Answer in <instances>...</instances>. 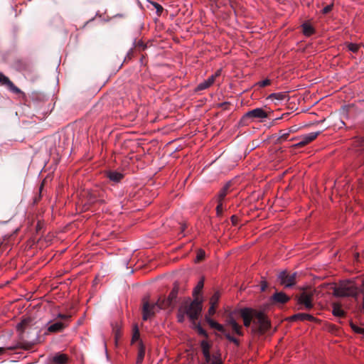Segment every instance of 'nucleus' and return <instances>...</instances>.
<instances>
[{
	"label": "nucleus",
	"instance_id": "f257e3e1",
	"mask_svg": "<svg viewBox=\"0 0 364 364\" xmlns=\"http://www.w3.org/2000/svg\"><path fill=\"white\" fill-rule=\"evenodd\" d=\"M202 311V303L198 299H194L190 303H184L181 305L177 311V321L183 323L187 316L189 320L195 323Z\"/></svg>",
	"mask_w": 364,
	"mask_h": 364
},
{
	"label": "nucleus",
	"instance_id": "f03ea898",
	"mask_svg": "<svg viewBox=\"0 0 364 364\" xmlns=\"http://www.w3.org/2000/svg\"><path fill=\"white\" fill-rule=\"evenodd\" d=\"M336 296H353L356 294V288L350 282H342L333 289Z\"/></svg>",
	"mask_w": 364,
	"mask_h": 364
},
{
	"label": "nucleus",
	"instance_id": "7ed1b4c3",
	"mask_svg": "<svg viewBox=\"0 0 364 364\" xmlns=\"http://www.w3.org/2000/svg\"><path fill=\"white\" fill-rule=\"evenodd\" d=\"M163 308V305L160 304L159 300L154 303H150L148 301H144L142 307V319L144 321L148 320Z\"/></svg>",
	"mask_w": 364,
	"mask_h": 364
},
{
	"label": "nucleus",
	"instance_id": "20e7f679",
	"mask_svg": "<svg viewBox=\"0 0 364 364\" xmlns=\"http://www.w3.org/2000/svg\"><path fill=\"white\" fill-rule=\"evenodd\" d=\"M314 291L311 290L303 291L297 296V303L300 309L310 310L313 308Z\"/></svg>",
	"mask_w": 364,
	"mask_h": 364
},
{
	"label": "nucleus",
	"instance_id": "39448f33",
	"mask_svg": "<svg viewBox=\"0 0 364 364\" xmlns=\"http://www.w3.org/2000/svg\"><path fill=\"white\" fill-rule=\"evenodd\" d=\"M297 272L289 273L287 270L280 272L277 275L279 284L286 288H291L296 284Z\"/></svg>",
	"mask_w": 364,
	"mask_h": 364
},
{
	"label": "nucleus",
	"instance_id": "423d86ee",
	"mask_svg": "<svg viewBox=\"0 0 364 364\" xmlns=\"http://www.w3.org/2000/svg\"><path fill=\"white\" fill-rule=\"evenodd\" d=\"M253 322L255 325L258 326L259 333L265 332L270 327L269 321L262 312H257L256 314L255 318Z\"/></svg>",
	"mask_w": 364,
	"mask_h": 364
},
{
	"label": "nucleus",
	"instance_id": "0eeeda50",
	"mask_svg": "<svg viewBox=\"0 0 364 364\" xmlns=\"http://www.w3.org/2000/svg\"><path fill=\"white\" fill-rule=\"evenodd\" d=\"M268 117L267 113L262 107H257L246 112L242 117L241 121L248 119H265Z\"/></svg>",
	"mask_w": 364,
	"mask_h": 364
},
{
	"label": "nucleus",
	"instance_id": "6e6552de",
	"mask_svg": "<svg viewBox=\"0 0 364 364\" xmlns=\"http://www.w3.org/2000/svg\"><path fill=\"white\" fill-rule=\"evenodd\" d=\"M0 85H6L10 91L15 94H19L21 92V90L17 87L10 79L4 75L2 73H0Z\"/></svg>",
	"mask_w": 364,
	"mask_h": 364
},
{
	"label": "nucleus",
	"instance_id": "1a4fd4ad",
	"mask_svg": "<svg viewBox=\"0 0 364 364\" xmlns=\"http://www.w3.org/2000/svg\"><path fill=\"white\" fill-rule=\"evenodd\" d=\"M226 326H228L231 328L233 333H235L236 335L242 336H243V332L242 330V326H240L234 317L232 315H230L225 321Z\"/></svg>",
	"mask_w": 364,
	"mask_h": 364
},
{
	"label": "nucleus",
	"instance_id": "9d476101",
	"mask_svg": "<svg viewBox=\"0 0 364 364\" xmlns=\"http://www.w3.org/2000/svg\"><path fill=\"white\" fill-rule=\"evenodd\" d=\"M321 131H318L302 135L300 138V141L296 144V146H302L310 143L314 141L321 134Z\"/></svg>",
	"mask_w": 364,
	"mask_h": 364
},
{
	"label": "nucleus",
	"instance_id": "9b49d317",
	"mask_svg": "<svg viewBox=\"0 0 364 364\" xmlns=\"http://www.w3.org/2000/svg\"><path fill=\"white\" fill-rule=\"evenodd\" d=\"M289 299V296L282 291L276 292L271 297L272 301L277 304H285Z\"/></svg>",
	"mask_w": 364,
	"mask_h": 364
},
{
	"label": "nucleus",
	"instance_id": "f8f14e48",
	"mask_svg": "<svg viewBox=\"0 0 364 364\" xmlns=\"http://www.w3.org/2000/svg\"><path fill=\"white\" fill-rule=\"evenodd\" d=\"M241 317L243 319L244 326L249 327L252 320V310L250 309H243L240 311Z\"/></svg>",
	"mask_w": 364,
	"mask_h": 364
},
{
	"label": "nucleus",
	"instance_id": "ddd939ff",
	"mask_svg": "<svg viewBox=\"0 0 364 364\" xmlns=\"http://www.w3.org/2000/svg\"><path fill=\"white\" fill-rule=\"evenodd\" d=\"M215 75H210V77H208V79L205 80L203 82L199 83L197 85V87L196 88V91L198 92V91H202L205 89H208L209 87H210L213 84V82H215Z\"/></svg>",
	"mask_w": 364,
	"mask_h": 364
},
{
	"label": "nucleus",
	"instance_id": "4468645a",
	"mask_svg": "<svg viewBox=\"0 0 364 364\" xmlns=\"http://www.w3.org/2000/svg\"><path fill=\"white\" fill-rule=\"evenodd\" d=\"M105 176L114 183H119L124 178V174L117 171H107Z\"/></svg>",
	"mask_w": 364,
	"mask_h": 364
},
{
	"label": "nucleus",
	"instance_id": "2eb2a0df",
	"mask_svg": "<svg viewBox=\"0 0 364 364\" xmlns=\"http://www.w3.org/2000/svg\"><path fill=\"white\" fill-rule=\"evenodd\" d=\"M50 360L54 364H65L68 362V357L63 353H55L50 358Z\"/></svg>",
	"mask_w": 364,
	"mask_h": 364
},
{
	"label": "nucleus",
	"instance_id": "dca6fc26",
	"mask_svg": "<svg viewBox=\"0 0 364 364\" xmlns=\"http://www.w3.org/2000/svg\"><path fill=\"white\" fill-rule=\"evenodd\" d=\"M200 346L204 358L208 359V360L210 359V355H211L210 352V343L206 340H203V341H201Z\"/></svg>",
	"mask_w": 364,
	"mask_h": 364
},
{
	"label": "nucleus",
	"instance_id": "f3484780",
	"mask_svg": "<svg viewBox=\"0 0 364 364\" xmlns=\"http://www.w3.org/2000/svg\"><path fill=\"white\" fill-rule=\"evenodd\" d=\"M293 320L314 321L315 317L309 314L298 313L292 316Z\"/></svg>",
	"mask_w": 364,
	"mask_h": 364
},
{
	"label": "nucleus",
	"instance_id": "a211bd4d",
	"mask_svg": "<svg viewBox=\"0 0 364 364\" xmlns=\"http://www.w3.org/2000/svg\"><path fill=\"white\" fill-rule=\"evenodd\" d=\"M231 186V182L228 181L225 183V185L220 190L219 193H218L216 196L217 200H223L225 196H227L229 189Z\"/></svg>",
	"mask_w": 364,
	"mask_h": 364
},
{
	"label": "nucleus",
	"instance_id": "6ab92c4d",
	"mask_svg": "<svg viewBox=\"0 0 364 364\" xmlns=\"http://www.w3.org/2000/svg\"><path fill=\"white\" fill-rule=\"evenodd\" d=\"M178 294V288L177 287H174L168 296V300L166 301L168 306L173 305L176 302Z\"/></svg>",
	"mask_w": 364,
	"mask_h": 364
},
{
	"label": "nucleus",
	"instance_id": "aec40b11",
	"mask_svg": "<svg viewBox=\"0 0 364 364\" xmlns=\"http://www.w3.org/2000/svg\"><path fill=\"white\" fill-rule=\"evenodd\" d=\"M145 356V346L141 341L139 343L138 354L136 364H141Z\"/></svg>",
	"mask_w": 364,
	"mask_h": 364
},
{
	"label": "nucleus",
	"instance_id": "412c9836",
	"mask_svg": "<svg viewBox=\"0 0 364 364\" xmlns=\"http://www.w3.org/2000/svg\"><path fill=\"white\" fill-rule=\"evenodd\" d=\"M65 326L66 324L64 323L58 321L50 324L48 328V331L50 332H59L61 331Z\"/></svg>",
	"mask_w": 364,
	"mask_h": 364
},
{
	"label": "nucleus",
	"instance_id": "4be33fe9",
	"mask_svg": "<svg viewBox=\"0 0 364 364\" xmlns=\"http://www.w3.org/2000/svg\"><path fill=\"white\" fill-rule=\"evenodd\" d=\"M205 364H223L220 354L214 353L210 355V359H205Z\"/></svg>",
	"mask_w": 364,
	"mask_h": 364
},
{
	"label": "nucleus",
	"instance_id": "5701e85b",
	"mask_svg": "<svg viewBox=\"0 0 364 364\" xmlns=\"http://www.w3.org/2000/svg\"><path fill=\"white\" fill-rule=\"evenodd\" d=\"M302 31L304 36H310L315 33V29L309 23H304L301 24Z\"/></svg>",
	"mask_w": 364,
	"mask_h": 364
},
{
	"label": "nucleus",
	"instance_id": "b1692460",
	"mask_svg": "<svg viewBox=\"0 0 364 364\" xmlns=\"http://www.w3.org/2000/svg\"><path fill=\"white\" fill-rule=\"evenodd\" d=\"M208 322L211 328L216 329L223 334L226 331L225 328L222 324L218 323L213 319H208Z\"/></svg>",
	"mask_w": 364,
	"mask_h": 364
},
{
	"label": "nucleus",
	"instance_id": "393cba45",
	"mask_svg": "<svg viewBox=\"0 0 364 364\" xmlns=\"http://www.w3.org/2000/svg\"><path fill=\"white\" fill-rule=\"evenodd\" d=\"M224 336L226 339H228L230 342L233 343L236 346H240V341L235 337L232 336L230 333L227 331V330L223 333Z\"/></svg>",
	"mask_w": 364,
	"mask_h": 364
},
{
	"label": "nucleus",
	"instance_id": "a878e982",
	"mask_svg": "<svg viewBox=\"0 0 364 364\" xmlns=\"http://www.w3.org/2000/svg\"><path fill=\"white\" fill-rule=\"evenodd\" d=\"M333 314L337 317H342L344 315V311L338 305H333Z\"/></svg>",
	"mask_w": 364,
	"mask_h": 364
},
{
	"label": "nucleus",
	"instance_id": "bb28decb",
	"mask_svg": "<svg viewBox=\"0 0 364 364\" xmlns=\"http://www.w3.org/2000/svg\"><path fill=\"white\" fill-rule=\"evenodd\" d=\"M286 97V95L282 92L272 93L268 98L272 100H277L278 101L283 100Z\"/></svg>",
	"mask_w": 364,
	"mask_h": 364
},
{
	"label": "nucleus",
	"instance_id": "cd10ccee",
	"mask_svg": "<svg viewBox=\"0 0 364 364\" xmlns=\"http://www.w3.org/2000/svg\"><path fill=\"white\" fill-rule=\"evenodd\" d=\"M346 46L350 51L353 53H356L358 51L360 45L354 43H346Z\"/></svg>",
	"mask_w": 364,
	"mask_h": 364
},
{
	"label": "nucleus",
	"instance_id": "c85d7f7f",
	"mask_svg": "<svg viewBox=\"0 0 364 364\" xmlns=\"http://www.w3.org/2000/svg\"><path fill=\"white\" fill-rule=\"evenodd\" d=\"M149 2L154 6V8L156 9V14L158 16H161V13L163 12V10H164L162 6L155 1H149Z\"/></svg>",
	"mask_w": 364,
	"mask_h": 364
},
{
	"label": "nucleus",
	"instance_id": "c756f323",
	"mask_svg": "<svg viewBox=\"0 0 364 364\" xmlns=\"http://www.w3.org/2000/svg\"><path fill=\"white\" fill-rule=\"evenodd\" d=\"M139 336H140V334H139V328L136 325H135L134 327V329H133V335H132V343H134L136 341H139Z\"/></svg>",
	"mask_w": 364,
	"mask_h": 364
},
{
	"label": "nucleus",
	"instance_id": "7c9ffc66",
	"mask_svg": "<svg viewBox=\"0 0 364 364\" xmlns=\"http://www.w3.org/2000/svg\"><path fill=\"white\" fill-rule=\"evenodd\" d=\"M219 299H220V293H219V291H215L210 298V304L217 306Z\"/></svg>",
	"mask_w": 364,
	"mask_h": 364
},
{
	"label": "nucleus",
	"instance_id": "2f4dec72",
	"mask_svg": "<svg viewBox=\"0 0 364 364\" xmlns=\"http://www.w3.org/2000/svg\"><path fill=\"white\" fill-rule=\"evenodd\" d=\"M350 327L354 332L360 334H364V328H360L353 323H350Z\"/></svg>",
	"mask_w": 364,
	"mask_h": 364
},
{
	"label": "nucleus",
	"instance_id": "473e14b6",
	"mask_svg": "<svg viewBox=\"0 0 364 364\" xmlns=\"http://www.w3.org/2000/svg\"><path fill=\"white\" fill-rule=\"evenodd\" d=\"M218 205L216 207V213L218 216H220L223 214V200H217Z\"/></svg>",
	"mask_w": 364,
	"mask_h": 364
},
{
	"label": "nucleus",
	"instance_id": "72a5a7b5",
	"mask_svg": "<svg viewBox=\"0 0 364 364\" xmlns=\"http://www.w3.org/2000/svg\"><path fill=\"white\" fill-rule=\"evenodd\" d=\"M205 255V252L202 249H199L197 251V255H196V261L199 262L204 259Z\"/></svg>",
	"mask_w": 364,
	"mask_h": 364
},
{
	"label": "nucleus",
	"instance_id": "f704fd0d",
	"mask_svg": "<svg viewBox=\"0 0 364 364\" xmlns=\"http://www.w3.org/2000/svg\"><path fill=\"white\" fill-rule=\"evenodd\" d=\"M291 131L280 130L279 133V138L280 139H287Z\"/></svg>",
	"mask_w": 364,
	"mask_h": 364
},
{
	"label": "nucleus",
	"instance_id": "c9c22d12",
	"mask_svg": "<svg viewBox=\"0 0 364 364\" xmlns=\"http://www.w3.org/2000/svg\"><path fill=\"white\" fill-rule=\"evenodd\" d=\"M257 85L260 87H264L270 85V80L269 79H265L258 82Z\"/></svg>",
	"mask_w": 364,
	"mask_h": 364
},
{
	"label": "nucleus",
	"instance_id": "e433bc0d",
	"mask_svg": "<svg viewBox=\"0 0 364 364\" xmlns=\"http://www.w3.org/2000/svg\"><path fill=\"white\" fill-rule=\"evenodd\" d=\"M333 6V4L326 6L322 9V14H328V13L332 10Z\"/></svg>",
	"mask_w": 364,
	"mask_h": 364
},
{
	"label": "nucleus",
	"instance_id": "4c0bfd02",
	"mask_svg": "<svg viewBox=\"0 0 364 364\" xmlns=\"http://www.w3.org/2000/svg\"><path fill=\"white\" fill-rule=\"evenodd\" d=\"M198 332L201 336H203L205 337L208 336L206 331L204 328H203L200 326H198Z\"/></svg>",
	"mask_w": 364,
	"mask_h": 364
},
{
	"label": "nucleus",
	"instance_id": "58836bf2",
	"mask_svg": "<svg viewBox=\"0 0 364 364\" xmlns=\"http://www.w3.org/2000/svg\"><path fill=\"white\" fill-rule=\"evenodd\" d=\"M230 103L228 102H223L221 103H219L218 105V107L223 108V109H227L228 108Z\"/></svg>",
	"mask_w": 364,
	"mask_h": 364
},
{
	"label": "nucleus",
	"instance_id": "ea45409f",
	"mask_svg": "<svg viewBox=\"0 0 364 364\" xmlns=\"http://www.w3.org/2000/svg\"><path fill=\"white\" fill-rule=\"evenodd\" d=\"M57 317L63 320H68L70 318V316L67 314H58Z\"/></svg>",
	"mask_w": 364,
	"mask_h": 364
},
{
	"label": "nucleus",
	"instance_id": "a19ab883",
	"mask_svg": "<svg viewBox=\"0 0 364 364\" xmlns=\"http://www.w3.org/2000/svg\"><path fill=\"white\" fill-rule=\"evenodd\" d=\"M215 305L210 304V306L209 308L208 312L210 314H213L215 312Z\"/></svg>",
	"mask_w": 364,
	"mask_h": 364
},
{
	"label": "nucleus",
	"instance_id": "79ce46f5",
	"mask_svg": "<svg viewBox=\"0 0 364 364\" xmlns=\"http://www.w3.org/2000/svg\"><path fill=\"white\" fill-rule=\"evenodd\" d=\"M203 281H202V280H201V281H200V282L198 283V284H197V286H196V289L197 290L200 291V289H203Z\"/></svg>",
	"mask_w": 364,
	"mask_h": 364
},
{
	"label": "nucleus",
	"instance_id": "37998d69",
	"mask_svg": "<svg viewBox=\"0 0 364 364\" xmlns=\"http://www.w3.org/2000/svg\"><path fill=\"white\" fill-rule=\"evenodd\" d=\"M267 288V282H262L261 284V290L262 291H264L266 290Z\"/></svg>",
	"mask_w": 364,
	"mask_h": 364
},
{
	"label": "nucleus",
	"instance_id": "c03bdc74",
	"mask_svg": "<svg viewBox=\"0 0 364 364\" xmlns=\"http://www.w3.org/2000/svg\"><path fill=\"white\" fill-rule=\"evenodd\" d=\"M97 203H99L100 204H102V203H105V199H102V198H100L98 200H96Z\"/></svg>",
	"mask_w": 364,
	"mask_h": 364
},
{
	"label": "nucleus",
	"instance_id": "a18cd8bd",
	"mask_svg": "<svg viewBox=\"0 0 364 364\" xmlns=\"http://www.w3.org/2000/svg\"><path fill=\"white\" fill-rule=\"evenodd\" d=\"M23 322L19 323L17 325V328L19 330L20 328H23Z\"/></svg>",
	"mask_w": 364,
	"mask_h": 364
},
{
	"label": "nucleus",
	"instance_id": "49530a36",
	"mask_svg": "<svg viewBox=\"0 0 364 364\" xmlns=\"http://www.w3.org/2000/svg\"><path fill=\"white\" fill-rule=\"evenodd\" d=\"M5 352V348L3 347H0V355L3 354Z\"/></svg>",
	"mask_w": 364,
	"mask_h": 364
},
{
	"label": "nucleus",
	"instance_id": "de8ad7c7",
	"mask_svg": "<svg viewBox=\"0 0 364 364\" xmlns=\"http://www.w3.org/2000/svg\"><path fill=\"white\" fill-rule=\"evenodd\" d=\"M220 74V70H219L213 75H215V77H216L219 76Z\"/></svg>",
	"mask_w": 364,
	"mask_h": 364
},
{
	"label": "nucleus",
	"instance_id": "09e8293b",
	"mask_svg": "<svg viewBox=\"0 0 364 364\" xmlns=\"http://www.w3.org/2000/svg\"><path fill=\"white\" fill-rule=\"evenodd\" d=\"M235 215H232V216L231 217V220H232V223H235Z\"/></svg>",
	"mask_w": 364,
	"mask_h": 364
},
{
	"label": "nucleus",
	"instance_id": "8fccbe9b",
	"mask_svg": "<svg viewBox=\"0 0 364 364\" xmlns=\"http://www.w3.org/2000/svg\"><path fill=\"white\" fill-rule=\"evenodd\" d=\"M295 130V129H294L293 127L290 128L288 131H291V132H294Z\"/></svg>",
	"mask_w": 364,
	"mask_h": 364
},
{
	"label": "nucleus",
	"instance_id": "3c124183",
	"mask_svg": "<svg viewBox=\"0 0 364 364\" xmlns=\"http://www.w3.org/2000/svg\"><path fill=\"white\" fill-rule=\"evenodd\" d=\"M181 229H182V232H183V231H184V230H185V227H184V226H182V227H181Z\"/></svg>",
	"mask_w": 364,
	"mask_h": 364
}]
</instances>
